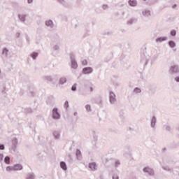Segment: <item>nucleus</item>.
Instances as JSON below:
<instances>
[{"label":"nucleus","mask_w":179,"mask_h":179,"mask_svg":"<svg viewBox=\"0 0 179 179\" xmlns=\"http://www.w3.org/2000/svg\"><path fill=\"white\" fill-rule=\"evenodd\" d=\"M115 94L113 92H110V101L112 104L115 103Z\"/></svg>","instance_id":"f257e3e1"},{"label":"nucleus","mask_w":179,"mask_h":179,"mask_svg":"<svg viewBox=\"0 0 179 179\" xmlns=\"http://www.w3.org/2000/svg\"><path fill=\"white\" fill-rule=\"evenodd\" d=\"M53 118L58 120L59 118V113H58V109L54 108L52 111Z\"/></svg>","instance_id":"f03ea898"},{"label":"nucleus","mask_w":179,"mask_h":179,"mask_svg":"<svg viewBox=\"0 0 179 179\" xmlns=\"http://www.w3.org/2000/svg\"><path fill=\"white\" fill-rule=\"evenodd\" d=\"M93 72V69L90 67H86L83 69V73L88 74L92 73Z\"/></svg>","instance_id":"7ed1b4c3"},{"label":"nucleus","mask_w":179,"mask_h":179,"mask_svg":"<svg viewBox=\"0 0 179 179\" xmlns=\"http://www.w3.org/2000/svg\"><path fill=\"white\" fill-rule=\"evenodd\" d=\"M96 167H97V166L96 165V163H94V162L90 163L89 165V168L92 171H94V170H96Z\"/></svg>","instance_id":"20e7f679"},{"label":"nucleus","mask_w":179,"mask_h":179,"mask_svg":"<svg viewBox=\"0 0 179 179\" xmlns=\"http://www.w3.org/2000/svg\"><path fill=\"white\" fill-rule=\"evenodd\" d=\"M14 171H17L19 170H22L23 169V166L20 164H17L13 166Z\"/></svg>","instance_id":"39448f33"},{"label":"nucleus","mask_w":179,"mask_h":179,"mask_svg":"<svg viewBox=\"0 0 179 179\" xmlns=\"http://www.w3.org/2000/svg\"><path fill=\"white\" fill-rule=\"evenodd\" d=\"M71 67L73 68V69H76L78 68V63L75 60L71 61Z\"/></svg>","instance_id":"423d86ee"},{"label":"nucleus","mask_w":179,"mask_h":179,"mask_svg":"<svg viewBox=\"0 0 179 179\" xmlns=\"http://www.w3.org/2000/svg\"><path fill=\"white\" fill-rule=\"evenodd\" d=\"M171 72H178V66H173L171 67Z\"/></svg>","instance_id":"0eeeda50"},{"label":"nucleus","mask_w":179,"mask_h":179,"mask_svg":"<svg viewBox=\"0 0 179 179\" xmlns=\"http://www.w3.org/2000/svg\"><path fill=\"white\" fill-rule=\"evenodd\" d=\"M129 3L130 6H136V1H135V0H130L129 1Z\"/></svg>","instance_id":"6e6552de"},{"label":"nucleus","mask_w":179,"mask_h":179,"mask_svg":"<svg viewBox=\"0 0 179 179\" xmlns=\"http://www.w3.org/2000/svg\"><path fill=\"white\" fill-rule=\"evenodd\" d=\"M60 167L61 169H62L63 170H66V164H65V162H62L60 163Z\"/></svg>","instance_id":"1a4fd4ad"},{"label":"nucleus","mask_w":179,"mask_h":179,"mask_svg":"<svg viewBox=\"0 0 179 179\" xmlns=\"http://www.w3.org/2000/svg\"><path fill=\"white\" fill-rule=\"evenodd\" d=\"M19 18L20 19V20H22V22H24V20H26V15H19Z\"/></svg>","instance_id":"9d476101"},{"label":"nucleus","mask_w":179,"mask_h":179,"mask_svg":"<svg viewBox=\"0 0 179 179\" xmlns=\"http://www.w3.org/2000/svg\"><path fill=\"white\" fill-rule=\"evenodd\" d=\"M4 162L6 164H9V163H10V158L9 157H6Z\"/></svg>","instance_id":"9b49d317"},{"label":"nucleus","mask_w":179,"mask_h":179,"mask_svg":"<svg viewBox=\"0 0 179 179\" xmlns=\"http://www.w3.org/2000/svg\"><path fill=\"white\" fill-rule=\"evenodd\" d=\"M6 170V171H14L13 166H7Z\"/></svg>","instance_id":"f8f14e48"},{"label":"nucleus","mask_w":179,"mask_h":179,"mask_svg":"<svg viewBox=\"0 0 179 179\" xmlns=\"http://www.w3.org/2000/svg\"><path fill=\"white\" fill-rule=\"evenodd\" d=\"M38 55V54L34 52L31 55V57L34 59H36V58H37V56Z\"/></svg>","instance_id":"ddd939ff"},{"label":"nucleus","mask_w":179,"mask_h":179,"mask_svg":"<svg viewBox=\"0 0 179 179\" xmlns=\"http://www.w3.org/2000/svg\"><path fill=\"white\" fill-rule=\"evenodd\" d=\"M65 82H66V78H61L59 80V83L60 85H64V83H65Z\"/></svg>","instance_id":"4468645a"},{"label":"nucleus","mask_w":179,"mask_h":179,"mask_svg":"<svg viewBox=\"0 0 179 179\" xmlns=\"http://www.w3.org/2000/svg\"><path fill=\"white\" fill-rule=\"evenodd\" d=\"M169 45H170V47H171L173 48L176 47V43H174V41H170Z\"/></svg>","instance_id":"2eb2a0df"},{"label":"nucleus","mask_w":179,"mask_h":179,"mask_svg":"<svg viewBox=\"0 0 179 179\" xmlns=\"http://www.w3.org/2000/svg\"><path fill=\"white\" fill-rule=\"evenodd\" d=\"M46 26H52V21L49 20L45 22Z\"/></svg>","instance_id":"dca6fc26"},{"label":"nucleus","mask_w":179,"mask_h":179,"mask_svg":"<svg viewBox=\"0 0 179 179\" xmlns=\"http://www.w3.org/2000/svg\"><path fill=\"white\" fill-rule=\"evenodd\" d=\"M166 40V38H159L157 39V41H165Z\"/></svg>","instance_id":"f3484780"},{"label":"nucleus","mask_w":179,"mask_h":179,"mask_svg":"<svg viewBox=\"0 0 179 179\" xmlns=\"http://www.w3.org/2000/svg\"><path fill=\"white\" fill-rule=\"evenodd\" d=\"M134 93H141V89L135 88L134 89Z\"/></svg>","instance_id":"a211bd4d"},{"label":"nucleus","mask_w":179,"mask_h":179,"mask_svg":"<svg viewBox=\"0 0 179 179\" xmlns=\"http://www.w3.org/2000/svg\"><path fill=\"white\" fill-rule=\"evenodd\" d=\"M71 90H73V92H75V90H76V84H74V85L71 87Z\"/></svg>","instance_id":"6ab92c4d"},{"label":"nucleus","mask_w":179,"mask_h":179,"mask_svg":"<svg viewBox=\"0 0 179 179\" xmlns=\"http://www.w3.org/2000/svg\"><path fill=\"white\" fill-rule=\"evenodd\" d=\"M64 107L65 108H68V107H69V103L68 102V101L65 102Z\"/></svg>","instance_id":"aec40b11"},{"label":"nucleus","mask_w":179,"mask_h":179,"mask_svg":"<svg viewBox=\"0 0 179 179\" xmlns=\"http://www.w3.org/2000/svg\"><path fill=\"white\" fill-rule=\"evenodd\" d=\"M82 64H83V65H87V60L83 59V60L82 61Z\"/></svg>","instance_id":"412c9836"},{"label":"nucleus","mask_w":179,"mask_h":179,"mask_svg":"<svg viewBox=\"0 0 179 179\" xmlns=\"http://www.w3.org/2000/svg\"><path fill=\"white\" fill-rule=\"evenodd\" d=\"M85 108H86L87 111H90V110H91V108H90V105H87V106H85Z\"/></svg>","instance_id":"4be33fe9"},{"label":"nucleus","mask_w":179,"mask_h":179,"mask_svg":"<svg viewBox=\"0 0 179 179\" xmlns=\"http://www.w3.org/2000/svg\"><path fill=\"white\" fill-rule=\"evenodd\" d=\"M176 30L171 31V35L176 36Z\"/></svg>","instance_id":"5701e85b"},{"label":"nucleus","mask_w":179,"mask_h":179,"mask_svg":"<svg viewBox=\"0 0 179 179\" xmlns=\"http://www.w3.org/2000/svg\"><path fill=\"white\" fill-rule=\"evenodd\" d=\"M3 149H5V146H3V145H0V150H3Z\"/></svg>","instance_id":"b1692460"},{"label":"nucleus","mask_w":179,"mask_h":179,"mask_svg":"<svg viewBox=\"0 0 179 179\" xmlns=\"http://www.w3.org/2000/svg\"><path fill=\"white\" fill-rule=\"evenodd\" d=\"M3 159V155L0 154V162L2 161Z\"/></svg>","instance_id":"393cba45"},{"label":"nucleus","mask_w":179,"mask_h":179,"mask_svg":"<svg viewBox=\"0 0 179 179\" xmlns=\"http://www.w3.org/2000/svg\"><path fill=\"white\" fill-rule=\"evenodd\" d=\"M143 171H145V173H148V171H149V169L148 168H145L143 169Z\"/></svg>","instance_id":"a878e982"},{"label":"nucleus","mask_w":179,"mask_h":179,"mask_svg":"<svg viewBox=\"0 0 179 179\" xmlns=\"http://www.w3.org/2000/svg\"><path fill=\"white\" fill-rule=\"evenodd\" d=\"M6 52H8V50H6V49H4L3 50V54H6Z\"/></svg>","instance_id":"bb28decb"},{"label":"nucleus","mask_w":179,"mask_h":179,"mask_svg":"<svg viewBox=\"0 0 179 179\" xmlns=\"http://www.w3.org/2000/svg\"><path fill=\"white\" fill-rule=\"evenodd\" d=\"M175 80H176V82H179V76L176 77V78H175Z\"/></svg>","instance_id":"cd10ccee"},{"label":"nucleus","mask_w":179,"mask_h":179,"mask_svg":"<svg viewBox=\"0 0 179 179\" xmlns=\"http://www.w3.org/2000/svg\"><path fill=\"white\" fill-rule=\"evenodd\" d=\"M115 164H116V166H120V162H116Z\"/></svg>","instance_id":"c85d7f7f"},{"label":"nucleus","mask_w":179,"mask_h":179,"mask_svg":"<svg viewBox=\"0 0 179 179\" xmlns=\"http://www.w3.org/2000/svg\"><path fill=\"white\" fill-rule=\"evenodd\" d=\"M90 92H93V87H90Z\"/></svg>","instance_id":"c756f323"},{"label":"nucleus","mask_w":179,"mask_h":179,"mask_svg":"<svg viewBox=\"0 0 179 179\" xmlns=\"http://www.w3.org/2000/svg\"><path fill=\"white\" fill-rule=\"evenodd\" d=\"M31 2H33V0H28L29 3H31Z\"/></svg>","instance_id":"7c9ffc66"},{"label":"nucleus","mask_w":179,"mask_h":179,"mask_svg":"<svg viewBox=\"0 0 179 179\" xmlns=\"http://www.w3.org/2000/svg\"><path fill=\"white\" fill-rule=\"evenodd\" d=\"M176 6H177V5L175 4L172 6V8H176Z\"/></svg>","instance_id":"2f4dec72"},{"label":"nucleus","mask_w":179,"mask_h":179,"mask_svg":"<svg viewBox=\"0 0 179 179\" xmlns=\"http://www.w3.org/2000/svg\"><path fill=\"white\" fill-rule=\"evenodd\" d=\"M77 153H80V151H77Z\"/></svg>","instance_id":"473e14b6"}]
</instances>
